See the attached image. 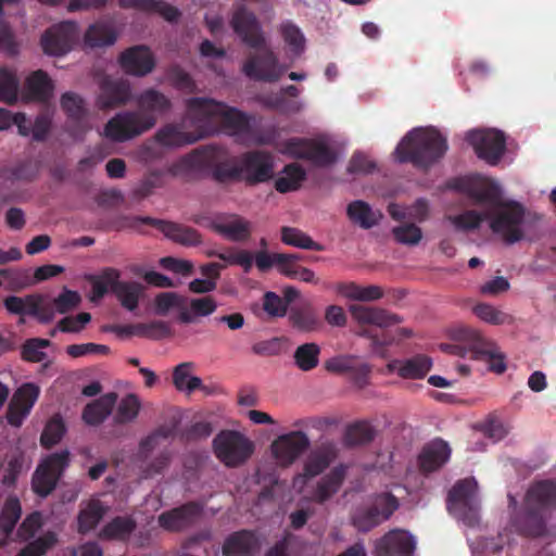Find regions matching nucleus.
<instances>
[{
  "instance_id": "f257e3e1",
  "label": "nucleus",
  "mask_w": 556,
  "mask_h": 556,
  "mask_svg": "<svg viewBox=\"0 0 556 556\" xmlns=\"http://www.w3.org/2000/svg\"><path fill=\"white\" fill-rule=\"evenodd\" d=\"M187 116L203 128L204 136L219 129L228 136L243 141L252 134L251 116L223 102L207 98H190L186 101Z\"/></svg>"
},
{
  "instance_id": "f03ea898",
  "label": "nucleus",
  "mask_w": 556,
  "mask_h": 556,
  "mask_svg": "<svg viewBox=\"0 0 556 556\" xmlns=\"http://www.w3.org/2000/svg\"><path fill=\"white\" fill-rule=\"evenodd\" d=\"M447 148V141L440 131L418 127L403 137L395 149V156L400 163L427 169L444 156Z\"/></svg>"
},
{
  "instance_id": "7ed1b4c3",
  "label": "nucleus",
  "mask_w": 556,
  "mask_h": 556,
  "mask_svg": "<svg viewBox=\"0 0 556 556\" xmlns=\"http://www.w3.org/2000/svg\"><path fill=\"white\" fill-rule=\"evenodd\" d=\"M556 506V484L539 481L526 494L523 511L514 518L516 530L527 536H541L545 532V510Z\"/></svg>"
},
{
  "instance_id": "20e7f679",
  "label": "nucleus",
  "mask_w": 556,
  "mask_h": 556,
  "mask_svg": "<svg viewBox=\"0 0 556 556\" xmlns=\"http://www.w3.org/2000/svg\"><path fill=\"white\" fill-rule=\"evenodd\" d=\"M121 271L113 267H106L100 274L91 276L92 300L102 299L111 291L121 305L129 312H134L143 293V286L137 281H121Z\"/></svg>"
},
{
  "instance_id": "39448f33",
  "label": "nucleus",
  "mask_w": 556,
  "mask_h": 556,
  "mask_svg": "<svg viewBox=\"0 0 556 556\" xmlns=\"http://www.w3.org/2000/svg\"><path fill=\"white\" fill-rule=\"evenodd\" d=\"M3 304L11 314L29 315L41 323H48L56 313L65 314L70 311V289L64 287L62 293L52 301L40 294L25 298L10 295L4 299Z\"/></svg>"
},
{
  "instance_id": "423d86ee",
  "label": "nucleus",
  "mask_w": 556,
  "mask_h": 556,
  "mask_svg": "<svg viewBox=\"0 0 556 556\" xmlns=\"http://www.w3.org/2000/svg\"><path fill=\"white\" fill-rule=\"evenodd\" d=\"M215 457L227 468L243 466L255 451L254 442L238 430H220L212 441Z\"/></svg>"
},
{
  "instance_id": "0eeeda50",
  "label": "nucleus",
  "mask_w": 556,
  "mask_h": 556,
  "mask_svg": "<svg viewBox=\"0 0 556 556\" xmlns=\"http://www.w3.org/2000/svg\"><path fill=\"white\" fill-rule=\"evenodd\" d=\"M490 228L501 236L506 244H514L523 239L522 224L526 210L516 201L501 200V204L491 210Z\"/></svg>"
},
{
  "instance_id": "6e6552de",
  "label": "nucleus",
  "mask_w": 556,
  "mask_h": 556,
  "mask_svg": "<svg viewBox=\"0 0 556 556\" xmlns=\"http://www.w3.org/2000/svg\"><path fill=\"white\" fill-rule=\"evenodd\" d=\"M142 226L154 227L167 239L184 247H195L202 242L199 231L186 225L150 216H127L124 218V227L126 228L144 233Z\"/></svg>"
},
{
  "instance_id": "1a4fd4ad",
  "label": "nucleus",
  "mask_w": 556,
  "mask_h": 556,
  "mask_svg": "<svg viewBox=\"0 0 556 556\" xmlns=\"http://www.w3.org/2000/svg\"><path fill=\"white\" fill-rule=\"evenodd\" d=\"M154 127L152 117L144 116L137 110L116 113L104 125L103 135L113 142H126L135 139Z\"/></svg>"
},
{
  "instance_id": "9d476101",
  "label": "nucleus",
  "mask_w": 556,
  "mask_h": 556,
  "mask_svg": "<svg viewBox=\"0 0 556 556\" xmlns=\"http://www.w3.org/2000/svg\"><path fill=\"white\" fill-rule=\"evenodd\" d=\"M454 338L468 348L475 359L486 361L492 371L503 374L506 370L504 354L479 330L463 326L454 331Z\"/></svg>"
},
{
  "instance_id": "9b49d317",
  "label": "nucleus",
  "mask_w": 556,
  "mask_h": 556,
  "mask_svg": "<svg viewBox=\"0 0 556 556\" xmlns=\"http://www.w3.org/2000/svg\"><path fill=\"white\" fill-rule=\"evenodd\" d=\"M70 462V451L53 453L43 458L31 477V490L39 497H47L56 488Z\"/></svg>"
},
{
  "instance_id": "f8f14e48",
  "label": "nucleus",
  "mask_w": 556,
  "mask_h": 556,
  "mask_svg": "<svg viewBox=\"0 0 556 556\" xmlns=\"http://www.w3.org/2000/svg\"><path fill=\"white\" fill-rule=\"evenodd\" d=\"M397 508L399 501L393 494L380 493L374 497L370 506L353 514L352 523L358 531L368 532L388 520Z\"/></svg>"
},
{
  "instance_id": "ddd939ff",
  "label": "nucleus",
  "mask_w": 556,
  "mask_h": 556,
  "mask_svg": "<svg viewBox=\"0 0 556 556\" xmlns=\"http://www.w3.org/2000/svg\"><path fill=\"white\" fill-rule=\"evenodd\" d=\"M243 64L242 71L250 79L255 81L275 83L286 72V66L280 65L274 51L265 43L255 49Z\"/></svg>"
},
{
  "instance_id": "4468645a",
  "label": "nucleus",
  "mask_w": 556,
  "mask_h": 556,
  "mask_svg": "<svg viewBox=\"0 0 556 556\" xmlns=\"http://www.w3.org/2000/svg\"><path fill=\"white\" fill-rule=\"evenodd\" d=\"M466 139L477 156L490 165H496L506 150V138L496 129L471 130Z\"/></svg>"
},
{
  "instance_id": "2eb2a0df",
  "label": "nucleus",
  "mask_w": 556,
  "mask_h": 556,
  "mask_svg": "<svg viewBox=\"0 0 556 556\" xmlns=\"http://www.w3.org/2000/svg\"><path fill=\"white\" fill-rule=\"evenodd\" d=\"M338 456V447L332 441H324L311 451L303 471L293 478V486L302 489L309 479L323 473Z\"/></svg>"
},
{
  "instance_id": "dca6fc26",
  "label": "nucleus",
  "mask_w": 556,
  "mask_h": 556,
  "mask_svg": "<svg viewBox=\"0 0 556 556\" xmlns=\"http://www.w3.org/2000/svg\"><path fill=\"white\" fill-rule=\"evenodd\" d=\"M286 151L291 156L309 161L317 167H327L337 161V153L328 144L315 140L289 139Z\"/></svg>"
},
{
  "instance_id": "f3484780",
  "label": "nucleus",
  "mask_w": 556,
  "mask_h": 556,
  "mask_svg": "<svg viewBox=\"0 0 556 556\" xmlns=\"http://www.w3.org/2000/svg\"><path fill=\"white\" fill-rule=\"evenodd\" d=\"M243 181L249 186L266 182L274 177V157L263 150L248 151L240 155Z\"/></svg>"
},
{
  "instance_id": "a211bd4d",
  "label": "nucleus",
  "mask_w": 556,
  "mask_h": 556,
  "mask_svg": "<svg viewBox=\"0 0 556 556\" xmlns=\"http://www.w3.org/2000/svg\"><path fill=\"white\" fill-rule=\"evenodd\" d=\"M131 100V85L125 78L104 76L99 83L96 106L100 111H110L126 105Z\"/></svg>"
},
{
  "instance_id": "6ab92c4d",
  "label": "nucleus",
  "mask_w": 556,
  "mask_h": 556,
  "mask_svg": "<svg viewBox=\"0 0 556 556\" xmlns=\"http://www.w3.org/2000/svg\"><path fill=\"white\" fill-rule=\"evenodd\" d=\"M311 445L306 433L301 430L279 435L271 443V453L281 466L293 464Z\"/></svg>"
},
{
  "instance_id": "aec40b11",
  "label": "nucleus",
  "mask_w": 556,
  "mask_h": 556,
  "mask_svg": "<svg viewBox=\"0 0 556 556\" xmlns=\"http://www.w3.org/2000/svg\"><path fill=\"white\" fill-rule=\"evenodd\" d=\"M460 190L475 205L491 210L501 204L502 191L496 182L486 178H468L462 182Z\"/></svg>"
},
{
  "instance_id": "412c9836",
  "label": "nucleus",
  "mask_w": 556,
  "mask_h": 556,
  "mask_svg": "<svg viewBox=\"0 0 556 556\" xmlns=\"http://www.w3.org/2000/svg\"><path fill=\"white\" fill-rule=\"evenodd\" d=\"M235 33L252 49H260L265 45V36L255 14L245 7L240 5L230 22Z\"/></svg>"
},
{
  "instance_id": "4be33fe9",
  "label": "nucleus",
  "mask_w": 556,
  "mask_h": 556,
  "mask_svg": "<svg viewBox=\"0 0 556 556\" xmlns=\"http://www.w3.org/2000/svg\"><path fill=\"white\" fill-rule=\"evenodd\" d=\"M203 514V506L198 502H188L178 507L163 511L159 525L165 530L179 532L194 526Z\"/></svg>"
},
{
  "instance_id": "5701e85b",
  "label": "nucleus",
  "mask_w": 556,
  "mask_h": 556,
  "mask_svg": "<svg viewBox=\"0 0 556 556\" xmlns=\"http://www.w3.org/2000/svg\"><path fill=\"white\" fill-rule=\"evenodd\" d=\"M414 538L405 530L393 529L375 542V556H412Z\"/></svg>"
},
{
  "instance_id": "b1692460",
  "label": "nucleus",
  "mask_w": 556,
  "mask_h": 556,
  "mask_svg": "<svg viewBox=\"0 0 556 556\" xmlns=\"http://www.w3.org/2000/svg\"><path fill=\"white\" fill-rule=\"evenodd\" d=\"M119 65L126 74L143 77L155 67V59L147 46H134L126 49L118 59Z\"/></svg>"
},
{
  "instance_id": "393cba45",
  "label": "nucleus",
  "mask_w": 556,
  "mask_h": 556,
  "mask_svg": "<svg viewBox=\"0 0 556 556\" xmlns=\"http://www.w3.org/2000/svg\"><path fill=\"white\" fill-rule=\"evenodd\" d=\"M191 124L195 127L194 131L186 132L182 130L180 125L167 124L160 128L155 134V140L157 143L168 148L182 147L192 144L203 138H205L203 128H200L190 118Z\"/></svg>"
},
{
  "instance_id": "a878e982",
  "label": "nucleus",
  "mask_w": 556,
  "mask_h": 556,
  "mask_svg": "<svg viewBox=\"0 0 556 556\" xmlns=\"http://www.w3.org/2000/svg\"><path fill=\"white\" fill-rule=\"evenodd\" d=\"M138 110L144 116L153 118L154 126L157 123L159 116L168 113L172 109L170 99L154 88H148L136 96L135 98Z\"/></svg>"
},
{
  "instance_id": "bb28decb",
  "label": "nucleus",
  "mask_w": 556,
  "mask_h": 556,
  "mask_svg": "<svg viewBox=\"0 0 556 556\" xmlns=\"http://www.w3.org/2000/svg\"><path fill=\"white\" fill-rule=\"evenodd\" d=\"M450 457V445L442 439H434L422 447L418 456L420 471L424 473L437 471L447 463Z\"/></svg>"
},
{
  "instance_id": "cd10ccee",
  "label": "nucleus",
  "mask_w": 556,
  "mask_h": 556,
  "mask_svg": "<svg viewBox=\"0 0 556 556\" xmlns=\"http://www.w3.org/2000/svg\"><path fill=\"white\" fill-rule=\"evenodd\" d=\"M349 311L353 319L359 325H374L380 328H387L402 321L399 315L379 307L353 304L349 307Z\"/></svg>"
},
{
  "instance_id": "c85d7f7f",
  "label": "nucleus",
  "mask_w": 556,
  "mask_h": 556,
  "mask_svg": "<svg viewBox=\"0 0 556 556\" xmlns=\"http://www.w3.org/2000/svg\"><path fill=\"white\" fill-rule=\"evenodd\" d=\"M403 379H422L432 368V359L425 354H417L407 359H394L389 365Z\"/></svg>"
},
{
  "instance_id": "c756f323",
  "label": "nucleus",
  "mask_w": 556,
  "mask_h": 556,
  "mask_svg": "<svg viewBox=\"0 0 556 556\" xmlns=\"http://www.w3.org/2000/svg\"><path fill=\"white\" fill-rule=\"evenodd\" d=\"M41 47L50 55H63L70 50V21L50 27L41 37Z\"/></svg>"
},
{
  "instance_id": "7c9ffc66",
  "label": "nucleus",
  "mask_w": 556,
  "mask_h": 556,
  "mask_svg": "<svg viewBox=\"0 0 556 556\" xmlns=\"http://www.w3.org/2000/svg\"><path fill=\"white\" fill-rule=\"evenodd\" d=\"M257 539L252 531L240 530L229 534L223 544V556H252Z\"/></svg>"
},
{
  "instance_id": "2f4dec72",
  "label": "nucleus",
  "mask_w": 556,
  "mask_h": 556,
  "mask_svg": "<svg viewBox=\"0 0 556 556\" xmlns=\"http://www.w3.org/2000/svg\"><path fill=\"white\" fill-rule=\"evenodd\" d=\"M117 401L115 392H109L87 404L83 412V420L89 426L101 425L112 413Z\"/></svg>"
},
{
  "instance_id": "473e14b6",
  "label": "nucleus",
  "mask_w": 556,
  "mask_h": 556,
  "mask_svg": "<svg viewBox=\"0 0 556 556\" xmlns=\"http://www.w3.org/2000/svg\"><path fill=\"white\" fill-rule=\"evenodd\" d=\"M213 229L233 242L247 241L252 233L251 223L239 215L214 223Z\"/></svg>"
},
{
  "instance_id": "72a5a7b5",
  "label": "nucleus",
  "mask_w": 556,
  "mask_h": 556,
  "mask_svg": "<svg viewBox=\"0 0 556 556\" xmlns=\"http://www.w3.org/2000/svg\"><path fill=\"white\" fill-rule=\"evenodd\" d=\"M346 475V468L339 465L331 469V471L323 477L313 493V498L317 503H325L332 495H334L341 488Z\"/></svg>"
},
{
  "instance_id": "f704fd0d",
  "label": "nucleus",
  "mask_w": 556,
  "mask_h": 556,
  "mask_svg": "<svg viewBox=\"0 0 556 556\" xmlns=\"http://www.w3.org/2000/svg\"><path fill=\"white\" fill-rule=\"evenodd\" d=\"M346 214L352 223L363 229L375 227L383 217L380 211L372 210L371 206L363 200L351 202L346 207Z\"/></svg>"
},
{
  "instance_id": "c9c22d12",
  "label": "nucleus",
  "mask_w": 556,
  "mask_h": 556,
  "mask_svg": "<svg viewBox=\"0 0 556 556\" xmlns=\"http://www.w3.org/2000/svg\"><path fill=\"white\" fill-rule=\"evenodd\" d=\"M124 9H136L148 13H159L168 22L178 20L180 12L177 8L162 0H119Z\"/></svg>"
},
{
  "instance_id": "e433bc0d",
  "label": "nucleus",
  "mask_w": 556,
  "mask_h": 556,
  "mask_svg": "<svg viewBox=\"0 0 556 556\" xmlns=\"http://www.w3.org/2000/svg\"><path fill=\"white\" fill-rule=\"evenodd\" d=\"M288 320L301 332H316L323 328V321L312 306L292 307Z\"/></svg>"
},
{
  "instance_id": "4c0bfd02",
  "label": "nucleus",
  "mask_w": 556,
  "mask_h": 556,
  "mask_svg": "<svg viewBox=\"0 0 556 556\" xmlns=\"http://www.w3.org/2000/svg\"><path fill=\"white\" fill-rule=\"evenodd\" d=\"M194 364L185 362L178 364L173 370V383L178 391L191 394L195 390H202L207 393V387L202 382V379L197 376H191Z\"/></svg>"
},
{
  "instance_id": "58836bf2",
  "label": "nucleus",
  "mask_w": 556,
  "mask_h": 556,
  "mask_svg": "<svg viewBox=\"0 0 556 556\" xmlns=\"http://www.w3.org/2000/svg\"><path fill=\"white\" fill-rule=\"evenodd\" d=\"M477 482L475 479H463L455 483L447 495V509H458L476 502Z\"/></svg>"
},
{
  "instance_id": "ea45409f",
  "label": "nucleus",
  "mask_w": 556,
  "mask_h": 556,
  "mask_svg": "<svg viewBox=\"0 0 556 556\" xmlns=\"http://www.w3.org/2000/svg\"><path fill=\"white\" fill-rule=\"evenodd\" d=\"M25 91L29 100L47 101L52 92V84L47 73L38 70L30 74L25 81Z\"/></svg>"
},
{
  "instance_id": "a19ab883",
  "label": "nucleus",
  "mask_w": 556,
  "mask_h": 556,
  "mask_svg": "<svg viewBox=\"0 0 556 556\" xmlns=\"http://www.w3.org/2000/svg\"><path fill=\"white\" fill-rule=\"evenodd\" d=\"M306 179V172L298 163H291L283 167L282 175L275 180V189L280 193L298 190Z\"/></svg>"
},
{
  "instance_id": "79ce46f5",
  "label": "nucleus",
  "mask_w": 556,
  "mask_h": 556,
  "mask_svg": "<svg viewBox=\"0 0 556 556\" xmlns=\"http://www.w3.org/2000/svg\"><path fill=\"white\" fill-rule=\"evenodd\" d=\"M137 527L131 517L117 516L108 522L99 536L106 540L127 541Z\"/></svg>"
},
{
  "instance_id": "37998d69",
  "label": "nucleus",
  "mask_w": 556,
  "mask_h": 556,
  "mask_svg": "<svg viewBox=\"0 0 556 556\" xmlns=\"http://www.w3.org/2000/svg\"><path fill=\"white\" fill-rule=\"evenodd\" d=\"M116 39V31L111 25L105 23L90 25L85 34V42L91 48L112 46Z\"/></svg>"
},
{
  "instance_id": "c03bdc74",
  "label": "nucleus",
  "mask_w": 556,
  "mask_h": 556,
  "mask_svg": "<svg viewBox=\"0 0 556 556\" xmlns=\"http://www.w3.org/2000/svg\"><path fill=\"white\" fill-rule=\"evenodd\" d=\"M22 516L21 502L16 496H9L0 511V531L9 538Z\"/></svg>"
},
{
  "instance_id": "a18cd8bd",
  "label": "nucleus",
  "mask_w": 556,
  "mask_h": 556,
  "mask_svg": "<svg viewBox=\"0 0 556 556\" xmlns=\"http://www.w3.org/2000/svg\"><path fill=\"white\" fill-rule=\"evenodd\" d=\"M281 241L287 245L299 249L318 252L325 250L323 244L314 241L307 233L294 227L285 226L281 228Z\"/></svg>"
},
{
  "instance_id": "49530a36",
  "label": "nucleus",
  "mask_w": 556,
  "mask_h": 556,
  "mask_svg": "<svg viewBox=\"0 0 556 556\" xmlns=\"http://www.w3.org/2000/svg\"><path fill=\"white\" fill-rule=\"evenodd\" d=\"M320 348L311 342L299 345L293 354L294 363L302 371H311L319 364Z\"/></svg>"
},
{
  "instance_id": "de8ad7c7",
  "label": "nucleus",
  "mask_w": 556,
  "mask_h": 556,
  "mask_svg": "<svg viewBox=\"0 0 556 556\" xmlns=\"http://www.w3.org/2000/svg\"><path fill=\"white\" fill-rule=\"evenodd\" d=\"M106 513V507L98 500L91 501L78 516V528L80 532H88L94 529Z\"/></svg>"
},
{
  "instance_id": "09e8293b",
  "label": "nucleus",
  "mask_w": 556,
  "mask_h": 556,
  "mask_svg": "<svg viewBox=\"0 0 556 556\" xmlns=\"http://www.w3.org/2000/svg\"><path fill=\"white\" fill-rule=\"evenodd\" d=\"M375 429L368 422H355L348 427L344 434V444L346 446L368 444L375 439Z\"/></svg>"
},
{
  "instance_id": "8fccbe9b",
  "label": "nucleus",
  "mask_w": 556,
  "mask_h": 556,
  "mask_svg": "<svg viewBox=\"0 0 556 556\" xmlns=\"http://www.w3.org/2000/svg\"><path fill=\"white\" fill-rule=\"evenodd\" d=\"M20 81L14 72L7 67L0 68V101L14 104L17 101Z\"/></svg>"
},
{
  "instance_id": "3c124183",
  "label": "nucleus",
  "mask_w": 556,
  "mask_h": 556,
  "mask_svg": "<svg viewBox=\"0 0 556 556\" xmlns=\"http://www.w3.org/2000/svg\"><path fill=\"white\" fill-rule=\"evenodd\" d=\"M64 433L65 425L62 418L59 415H54L47 421L42 430L40 445L46 450H50L61 441Z\"/></svg>"
},
{
  "instance_id": "603ef678",
  "label": "nucleus",
  "mask_w": 556,
  "mask_h": 556,
  "mask_svg": "<svg viewBox=\"0 0 556 556\" xmlns=\"http://www.w3.org/2000/svg\"><path fill=\"white\" fill-rule=\"evenodd\" d=\"M92 113L87 108L85 100L72 92V138L74 137V123L78 124L83 131L91 128Z\"/></svg>"
},
{
  "instance_id": "864d4df0",
  "label": "nucleus",
  "mask_w": 556,
  "mask_h": 556,
  "mask_svg": "<svg viewBox=\"0 0 556 556\" xmlns=\"http://www.w3.org/2000/svg\"><path fill=\"white\" fill-rule=\"evenodd\" d=\"M140 401L137 395L130 393L124 396L114 415V422L124 425L132 421L139 414Z\"/></svg>"
},
{
  "instance_id": "5fc2aeb1",
  "label": "nucleus",
  "mask_w": 556,
  "mask_h": 556,
  "mask_svg": "<svg viewBox=\"0 0 556 556\" xmlns=\"http://www.w3.org/2000/svg\"><path fill=\"white\" fill-rule=\"evenodd\" d=\"M56 543V534L49 531L26 544L15 556H45Z\"/></svg>"
},
{
  "instance_id": "6e6d98bb",
  "label": "nucleus",
  "mask_w": 556,
  "mask_h": 556,
  "mask_svg": "<svg viewBox=\"0 0 556 556\" xmlns=\"http://www.w3.org/2000/svg\"><path fill=\"white\" fill-rule=\"evenodd\" d=\"M490 217L491 212H489V210H483L482 212L468 210L450 218L456 228L462 230H473L479 228L482 222L489 220Z\"/></svg>"
},
{
  "instance_id": "4d7b16f0",
  "label": "nucleus",
  "mask_w": 556,
  "mask_h": 556,
  "mask_svg": "<svg viewBox=\"0 0 556 556\" xmlns=\"http://www.w3.org/2000/svg\"><path fill=\"white\" fill-rule=\"evenodd\" d=\"M280 34L291 51L299 55L304 51L305 38L301 29L291 21L282 22Z\"/></svg>"
},
{
  "instance_id": "13d9d810",
  "label": "nucleus",
  "mask_w": 556,
  "mask_h": 556,
  "mask_svg": "<svg viewBox=\"0 0 556 556\" xmlns=\"http://www.w3.org/2000/svg\"><path fill=\"white\" fill-rule=\"evenodd\" d=\"M132 334L138 337H146L151 339L165 338L170 334V328L167 323L163 320H154L151 323H139L131 325Z\"/></svg>"
},
{
  "instance_id": "bf43d9fd",
  "label": "nucleus",
  "mask_w": 556,
  "mask_h": 556,
  "mask_svg": "<svg viewBox=\"0 0 556 556\" xmlns=\"http://www.w3.org/2000/svg\"><path fill=\"white\" fill-rule=\"evenodd\" d=\"M472 311L478 318L491 325H503L511 321L510 315L488 303H479Z\"/></svg>"
},
{
  "instance_id": "052dcab7",
  "label": "nucleus",
  "mask_w": 556,
  "mask_h": 556,
  "mask_svg": "<svg viewBox=\"0 0 556 556\" xmlns=\"http://www.w3.org/2000/svg\"><path fill=\"white\" fill-rule=\"evenodd\" d=\"M50 344L47 339L33 338L25 341L22 345L21 355L27 362H42L46 358L45 349Z\"/></svg>"
},
{
  "instance_id": "680f3d73",
  "label": "nucleus",
  "mask_w": 556,
  "mask_h": 556,
  "mask_svg": "<svg viewBox=\"0 0 556 556\" xmlns=\"http://www.w3.org/2000/svg\"><path fill=\"white\" fill-rule=\"evenodd\" d=\"M17 395V405L30 413L40 395V388L34 382L21 384L12 396Z\"/></svg>"
},
{
  "instance_id": "e2e57ef3",
  "label": "nucleus",
  "mask_w": 556,
  "mask_h": 556,
  "mask_svg": "<svg viewBox=\"0 0 556 556\" xmlns=\"http://www.w3.org/2000/svg\"><path fill=\"white\" fill-rule=\"evenodd\" d=\"M165 172L161 169H155L149 172L140 181L138 187L135 189L134 193L137 198L143 199L149 197L154 189L161 188L164 186Z\"/></svg>"
},
{
  "instance_id": "0e129e2a",
  "label": "nucleus",
  "mask_w": 556,
  "mask_h": 556,
  "mask_svg": "<svg viewBox=\"0 0 556 556\" xmlns=\"http://www.w3.org/2000/svg\"><path fill=\"white\" fill-rule=\"evenodd\" d=\"M392 233L396 242L406 245H416L422 238L421 229L415 224H403L394 227Z\"/></svg>"
},
{
  "instance_id": "69168bd1",
  "label": "nucleus",
  "mask_w": 556,
  "mask_h": 556,
  "mask_svg": "<svg viewBox=\"0 0 556 556\" xmlns=\"http://www.w3.org/2000/svg\"><path fill=\"white\" fill-rule=\"evenodd\" d=\"M213 177L218 182L243 180L240 159H238L236 164L230 162L217 164L213 169Z\"/></svg>"
},
{
  "instance_id": "338daca9",
  "label": "nucleus",
  "mask_w": 556,
  "mask_h": 556,
  "mask_svg": "<svg viewBox=\"0 0 556 556\" xmlns=\"http://www.w3.org/2000/svg\"><path fill=\"white\" fill-rule=\"evenodd\" d=\"M218 258L228 265L241 266L244 273H249L253 266V255L245 250L229 249L226 252H220Z\"/></svg>"
},
{
  "instance_id": "774afa93",
  "label": "nucleus",
  "mask_w": 556,
  "mask_h": 556,
  "mask_svg": "<svg viewBox=\"0 0 556 556\" xmlns=\"http://www.w3.org/2000/svg\"><path fill=\"white\" fill-rule=\"evenodd\" d=\"M186 304V298L175 292H162L155 298V313L157 315H166V313L173 307H184Z\"/></svg>"
}]
</instances>
